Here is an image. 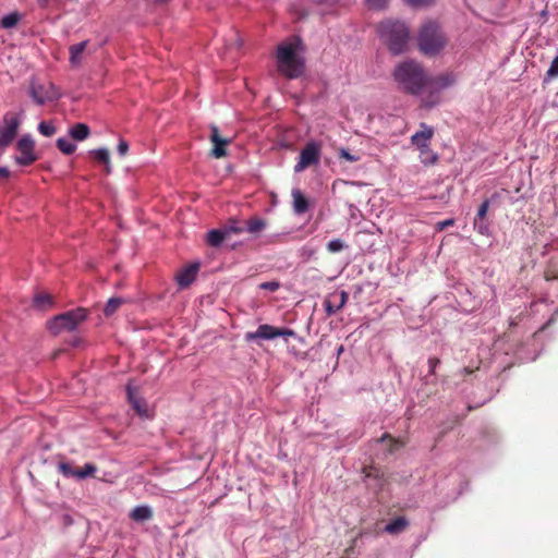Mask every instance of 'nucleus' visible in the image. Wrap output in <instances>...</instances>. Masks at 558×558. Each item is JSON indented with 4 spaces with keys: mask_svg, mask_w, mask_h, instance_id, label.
<instances>
[{
    "mask_svg": "<svg viewBox=\"0 0 558 558\" xmlns=\"http://www.w3.org/2000/svg\"><path fill=\"white\" fill-rule=\"evenodd\" d=\"M303 39L299 36L282 41L277 47V65L281 74L287 77H300L304 71V61L300 57V51L303 50Z\"/></svg>",
    "mask_w": 558,
    "mask_h": 558,
    "instance_id": "nucleus-1",
    "label": "nucleus"
},
{
    "mask_svg": "<svg viewBox=\"0 0 558 558\" xmlns=\"http://www.w3.org/2000/svg\"><path fill=\"white\" fill-rule=\"evenodd\" d=\"M393 77L405 93L427 94V73L422 63L415 60H405L393 70Z\"/></svg>",
    "mask_w": 558,
    "mask_h": 558,
    "instance_id": "nucleus-2",
    "label": "nucleus"
},
{
    "mask_svg": "<svg viewBox=\"0 0 558 558\" xmlns=\"http://www.w3.org/2000/svg\"><path fill=\"white\" fill-rule=\"evenodd\" d=\"M449 41L438 21L427 20L420 26L417 46L424 56H437Z\"/></svg>",
    "mask_w": 558,
    "mask_h": 558,
    "instance_id": "nucleus-3",
    "label": "nucleus"
},
{
    "mask_svg": "<svg viewBox=\"0 0 558 558\" xmlns=\"http://www.w3.org/2000/svg\"><path fill=\"white\" fill-rule=\"evenodd\" d=\"M377 32L392 53H402L407 50L410 32L402 21H381L377 26Z\"/></svg>",
    "mask_w": 558,
    "mask_h": 558,
    "instance_id": "nucleus-4",
    "label": "nucleus"
},
{
    "mask_svg": "<svg viewBox=\"0 0 558 558\" xmlns=\"http://www.w3.org/2000/svg\"><path fill=\"white\" fill-rule=\"evenodd\" d=\"M87 308H72V311H66L65 313L53 316L51 320L47 322V328L51 333H54V336L63 332V330H75L82 322L87 319Z\"/></svg>",
    "mask_w": 558,
    "mask_h": 558,
    "instance_id": "nucleus-5",
    "label": "nucleus"
},
{
    "mask_svg": "<svg viewBox=\"0 0 558 558\" xmlns=\"http://www.w3.org/2000/svg\"><path fill=\"white\" fill-rule=\"evenodd\" d=\"M456 82L453 74L444 73L437 76L427 74V94L421 99V106L430 109L440 101V92L442 88L450 87Z\"/></svg>",
    "mask_w": 558,
    "mask_h": 558,
    "instance_id": "nucleus-6",
    "label": "nucleus"
},
{
    "mask_svg": "<svg viewBox=\"0 0 558 558\" xmlns=\"http://www.w3.org/2000/svg\"><path fill=\"white\" fill-rule=\"evenodd\" d=\"M434 133L435 132L434 129H432V126H427L425 122H422L421 130H418V132H415L412 135V143L414 144V146H417L420 148L423 155V162H436V160L438 159L437 154H433L428 145Z\"/></svg>",
    "mask_w": 558,
    "mask_h": 558,
    "instance_id": "nucleus-7",
    "label": "nucleus"
},
{
    "mask_svg": "<svg viewBox=\"0 0 558 558\" xmlns=\"http://www.w3.org/2000/svg\"><path fill=\"white\" fill-rule=\"evenodd\" d=\"M322 157V145L318 141H308L303 146L300 158L294 166L295 171H303L312 165H318Z\"/></svg>",
    "mask_w": 558,
    "mask_h": 558,
    "instance_id": "nucleus-8",
    "label": "nucleus"
},
{
    "mask_svg": "<svg viewBox=\"0 0 558 558\" xmlns=\"http://www.w3.org/2000/svg\"><path fill=\"white\" fill-rule=\"evenodd\" d=\"M21 126V117L13 111H8L3 117V125L0 129V147H7L14 141Z\"/></svg>",
    "mask_w": 558,
    "mask_h": 558,
    "instance_id": "nucleus-9",
    "label": "nucleus"
},
{
    "mask_svg": "<svg viewBox=\"0 0 558 558\" xmlns=\"http://www.w3.org/2000/svg\"><path fill=\"white\" fill-rule=\"evenodd\" d=\"M295 331L293 329H289V327H276L269 326V324H262L257 327L256 331H248L245 333V339L247 341H252V339H272L278 338V336H295Z\"/></svg>",
    "mask_w": 558,
    "mask_h": 558,
    "instance_id": "nucleus-10",
    "label": "nucleus"
},
{
    "mask_svg": "<svg viewBox=\"0 0 558 558\" xmlns=\"http://www.w3.org/2000/svg\"><path fill=\"white\" fill-rule=\"evenodd\" d=\"M16 149L19 155L15 156V160L19 165H32L38 159L35 153V141L32 140L31 135H23L16 142Z\"/></svg>",
    "mask_w": 558,
    "mask_h": 558,
    "instance_id": "nucleus-11",
    "label": "nucleus"
},
{
    "mask_svg": "<svg viewBox=\"0 0 558 558\" xmlns=\"http://www.w3.org/2000/svg\"><path fill=\"white\" fill-rule=\"evenodd\" d=\"M29 94L39 106H43L46 101L58 99L60 96V93L53 84H36V82H31Z\"/></svg>",
    "mask_w": 558,
    "mask_h": 558,
    "instance_id": "nucleus-12",
    "label": "nucleus"
},
{
    "mask_svg": "<svg viewBox=\"0 0 558 558\" xmlns=\"http://www.w3.org/2000/svg\"><path fill=\"white\" fill-rule=\"evenodd\" d=\"M210 140L214 145L210 154L216 159H221V157H226L227 155V146L229 144V140H225L221 134H219L218 126H211Z\"/></svg>",
    "mask_w": 558,
    "mask_h": 558,
    "instance_id": "nucleus-13",
    "label": "nucleus"
},
{
    "mask_svg": "<svg viewBox=\"0 0 558 558\" xmlns=\"http://www.w3.org/2000/svg\"><path fill=\"white\" fill-rule=\"evenodd\" d=\"M198 265H189L182 268L177 275L175 280L181 288L192 284L197 277Z\"/></svg>",
    "mask_w": 558,
    "mask_h": 558,
    "instance_id": "nucleus-14",
    "label": "nucleus"
},
{
    "mask_svg": "<svg viewBox=\"0 0 558 558\" xmlns=\"http://www.w3.org/2000/svg\"><path fill=\"white\" fill-rule=\"evenodd\" d=\"M292 197H293V207L294 213L296 214H303L306 213L310 208V203L302 193L301 189H293L292 190Z\"/></svg>",
    "mask_w": 558,
    "mask_h": 558,
    "instance_id": "nucleus-15",
    "label": "nucleus"
},
{
    "mask_svg": "<svg viewBox=\"0 0 558 558\" xmlns=\"http://www.w3.org/2000/svg\"><path fill=\"white\" fill-rule=\"evenodd\" d=\"M70 135L72 138H75V141H85V138L90 135V129L86 122H76L70 129Z\"/></svg>",
    "mask_w": 558,
    "mask_h": 558,
    "instance_id": "nucleus-16",
    "label": "nucleus"
},
{
    "mask_svg": "<svg viewBox=\"0 0 558 558\" xmlns=\"http://www.w3.org/2000/svg\"><path fill=\"white\" fill-rule=\"evenodd\" d=\"M154 512L149 506H135L130 512V518L136 522H144V520L151 519Z\"/></svg>",
    "mask_w": 558,
    "mask_h": 558,
    "instance_id": "nucleus-17",
    "label": "nucleus"
},
{
    "mask_svg": "<svg viewBox=\"0 0 558 558\" xmlns=\"http://www.w3.org/2000/svg\"><path fill=\"white\" fill-rule=\"evenodd\" d=\"M90 154L93 155L94 159L98 160V162H101L105 166L107 173H110L112 167L110 165V153L108 148H96V150H92Z\"/></svg>",
    "mask_w": 558,
    "mask_h": 558,
    "instance_id": "nucleus-18",
    "label": "nucleus"
},
{
    "mask_svg": "<svg viewBox=\"0 0 558 558\" xmlns=\"http://www.w3.org/2000/svg\"><path fill=\"white\" fill-rule=\"evenodd\" d=\"M265 227H267V220H265V218L251 217L246 220L245 229L252 234H258V232H262Z\"/></svg>",
    "mask_w": 558,
    "mask_h": 558,
    "instance_id": "nucleus-19",
    "label": "nucleus"
},
{
    "mask_svg": "<svg viewBox=\"0 0 558 558\" xmlns=\"http://www.w3.org/2000/svg\"><path fill=\"white\" fill-rule=\"evenodd\" d=\"M227 238V231L226 226L221 230H210L207 233V242L213 247H218V245H221L223 240Z\"/></svg>",
    "mask_w": 558,
    "mask_h": 558,
    "instance_id": "nucleus-20",
    "label": "nucleus"
},
{
    "mask_svg": "<svg viewBox=\"0 0 558 558\" xmlns=\"http://www.w3.org/2000/svg\"><path fill=\"white\" fill-rule=\"evenodd\" d=\"M88 41H81L80 44L71 45L70 50V61L71 63H80L81 54L85 50Z\"/></svg>",
    "mask_w": 558,
    "mask_h": 558,
    "instance_id": "nucleus-21",
    "label": "nucleus"
},
{
    "mask_svg": "<svg viewBox=\"0 0 558 558\" xmlns=\"http://www.w3.org/2000/svg\"><path fill=\"white\" fill-rule=\"evenodd\" d=\"M407 525V518H396L392 519L388 524H386L385 530L388 531V533H400V531L404 530Z\"/></svg>",
    "mask_w": 558,
    "mask_h": 558,
    "instance_id": "nucleus-22",
    "label": "nucleus"
},
{
    "mask_svg": "<svg viewBox=\"0 0 558 558\" xmlns=\"http://www.w3.org/2000/svg\"><path fill=\"white\" fill-rule=\"evenodd\" d=\"M57 146L62 151V154H73L76 149V145H74L73 141L65 140V137H59L57 140Z\"/></svg>",
    "mask_w": 558,
    "mask_h": 558,
    "instance_id": "nucleus-23",
    "label": "nucleus"
},
{
    "mask_svg": "<svg viewBox=\"0 0 558 558\" xmlns=\"http://www.w3.org/2000/svg\"><path fill=\"white\" fill-rule=\"evenodd\" d=\"M122 303L123 298H110L104 307V313L106 315L114 314V312H117V310L120 308Z\"/></svg>",
    "mask_w": 558,
    "mask_h": 558,
    "instance_id": "nucleus-24",
    "label": "nucleus"
},
{
    "mask_svg": "<svg viewBox=\"0 0 558 558\" xmlns=\"http://www.w3.org/2000/svg\"><path fill=\"white\" fill-rule=\"evenodd\" d=\"M34 302L36 306H39V308H48V306H51L53 303V298L51 294H44V292H40L39 294H36Z\"/></svg>",
    "mask_w": 558,
    "mask_h": 558,
    "instance_id": "nucleus-25",
    "label": "nucleus"
},
{
    "mask_svg": "<svg viewBox=\"0 0 558 558\" xmlns=\"http://www.w3.org/2000/svg\"><path fill=\"white\" fill-rule=\"evenodd\" d=\"M21 21V14L19 12H12L11 14L4 15L1 21L0 25L2 27H13L16 26L17 22Z\"/></svg>",
    "mask_w": 558,
    "mask_h": 558,
    "instance_id": "nucleus-26",
    "label": "nucleus"
},
{
    "mask_svg": "<svg viewBox=\"0 0 558 558\" xmlns=\"http://www.w3.org/2000/svg\"><path fill=\"white\" fill-rule=\"evenodd\" d=\"M59 471H61V473L64 476H76L77 477L80 468H74V465L70 464V462H61L59 464Z\"/></svg>",
    "mask_w": 558,
    "mask_h": 558,
    "instance_id": "nucleus-27",
    "label": "nucleus"
},
{
    "mask_svg": "<svg viewBox=\"0 0 558 558\" xmlns=\"http://www.w3.org/2000/svg\"><path fill=\"white\" fill-rule=\"evenodd\" d=\"M38 130L41 135L51 136L54 135L57 129L51 124V122L41 121L38 124Z\"/></svg>",
    "mask_w": 558,
    "mask_h": 558,
    "instance_id": "nucleus-28",
    "label": "nucleus"
},
{
    "mask_svg": "<svg viewBox=\"0 0 558 558\" xmlns=\"http://www.w3.org/2000/svg\"><path fill=\"white\" fill-rule=\"evenodd\" d=\"M344 247H347V244L341 239H332L327 244L329 253H338V251H342Z\"/></svg>",
    "mask_w": 558,
    "mask_h": 558,
    "instance_id": "nucleus-29",
    "label": "nucleus"
},
{
    "mask_svg": "<svg viewBox=\"0 0 558 558\" xmlns=\"http://www.w3.org/2000/svg\"><path fill=\"white\" fill-rule=\"evenodd\" d=\"M386 439L391 441V446L389 448L390 452H393V450H396L397 447H403V445H404V441L397 440V438H393V436H391V434H389V433L383 434L379 441H386Z\"/></svg>",
    "mask_w": 558,
    "mask_h": 558,
    "instance_id": "nucleus-30",
    "label": "nucleus"
},
{
    "mask_svg": "<svg viewBox=\"0 0 558 558\" xmlns=\"http://www.w3.org/2000/svg\"><path fill=\"white\" fill-rule=\"evenodd\" d=\"M96 471H97V465L85 464L83 468H81V470L78 468L77 477L94 476Z\"/></svg>",
    "mask_w": 558,
    "mask_h": 558,
    "instance_id": "nucleus-31",
    "label": "nucleus"
},
{
    "mask_svg": "<svg viewBox=\"0 0 558 558\" xmlns=\"http://www.w3.org/2000/svg\"><path fill=\"white\" fill-rule=\"evenodd\" d=\"M558 75V54L551 61L550 66L547 69L545 73V80H551V77H557Z\"/></svg>",
    "mask_w": 558,
    "mask_h": 558,
    "instance_id": "nucleus-32",
    "label": "nucleus"
},
{
    "mask_svg": "<svg viewBox=\"0 0 558 558\" xmlns=\"http://www.w3.org/2000/svg\"><path fill=\"white\" fill-rule=\"evenodd\" d=\"M489 208V201H484L481 203V206L478 207L476 211V218H475V226H478V219H484L485 216H487Z\"/></svg>",
    "mask_w": 558,
    "mask_h": 558,
    "instance_id": "nucleus-33",
    "label": "nucleus"
},
{
    "mask_svg": "<svg viewBox=\"0 0 558 558\" xmlns=\"http://www.w3.org/2000/svg\"><path fill=\"white\" fill-rule=\"evenodd\" d=\"M244 226H240L236 220H232L228 226H225V231H227V236L231 234V232H235V234H239V232L244 231Z\"/></svg>",
    "mask_w": 558,
    "mask_h": 558,
    "instance_id": "nucleus-34",
    "label": "nucleus"
},
{
    "mask_svg": "<svg viewBox=\"0 0 558 558\" xmlns=\"http://www.w3.org/2000/svg\"><path fill=\"white\" fill-rule=\"evenodd\" d=\"M363 474L367 477H379L381 476V471H379L378 468H375V465H368L367 468H363Z\"/></svg>",
    "mask_w": 558,
    "mask_h": 558,
    "instance_id": "nucleus-35",
    "label": "nucleus"
},
{
    "mask_svg": "<svg viewBox=\"0 0 558 558\" xmlns=\"http://www.w3.org/2000/svg\"><path fill=\"white\" fill-rule=\"evenodd\" d=\"M410 5H413V8H423V5H432V3H435L436 0H404Z\"/></svg>",
    "mask_w": 558,
    "mask_h": 558,
    "instance_id": "nucleus-36",
    "label": "nucleus"
},
{
    "mask_svg": "<svg viewBox=\"0 0 558 558\" xmlns=\"http://www.w3.org/2000/svg\"><path fill=\"white\" fill-rule=\"evenodd\" d=\"M339 157H342V159L350 160L351 162H355V160H359V156H354V154L349 153L347 148H341L339 150Z\"/></svg>",
    "mask_w": 558,
    "mask_h": 558,
    "instance_id": "nucleus-37",
    "label": "nucleus"
},
{
    "mask_svg": "<svg viewBox=\"0 0 558 558\" xmlns=\"http://www.w3.org/2000/svg\"><path fill=\"white\" fill-rule=\"evenodd\" d=\"M440 362L441 361H440V359H438V356H429V359H428V367H429L430 375H435L436 368H437V366L439 365Z\"/></svg>",
    "mask_w": 558,
    "mask_h": 558,
    "instance_id": "nucleus-38",
    "label": "nucleus"
},
{
    "mask_svg": "<svg viewBox=\"0 0 558 558\" xmlns=\"http://www.w3.org/2000/svg\"><path fill=\"white\" fill-rule=\"evenodd\" d=\"M280 283L278 281H265L264 283H260V288L263 290H270L276 291L279 290Z\"/></svg>",
    "mask_w": 558,
    "mask_h": 558,
    "instance_id": "nucleus-39",
    "label": "nucleus"
},
{
    "mask_svg": "<svg viewBox=\"0 0 558 558\" xmlns=\"http://www.w3.org/2000/svg\"><path fill=\"white\" fill-rule=\"evenodd\" d=\"M324 307L328 315L336 314V312H338L339 310V307H337V305H335V303H332L331 300H325Z\"/></svg>",
    "mask_w": 558,
    "mask_h": 558,
    "instance_id": "nucleus-40",
    "label": "nucleus"
},
{
    "mask_svg": "<svg viewBox=\"0 0 558 558\" xmlns=\"http://www.w3.org/2000/svg\"><path fill=\"white\" fill-rule=\"evenodd\" d=\"M369 8H375L379 10V8H385L388 0H365Z\"/></svg>",
    "mask_w": 558,
    "mask_h": 558,
    "instance_id": "nucleus-41",
    "label": "nucleus"
},
{
    "mask_svg": "<svg viewBox=\"0 0 558 558\" xmlns=\"http://www.w3.org/2000/svg\"><path fill=\"white\" fill-rule=\"evenodd\" d=\"M129 398L132 400L133 407L137 411V413H145V404H142L141 401H137V399H133L131 392H129Z\"/></svg>",
    "mask_w": 558,
    "mask_h": 558,
    "instance_id": "nucleus-42",
    "label": "nucleus"
},
{
    "mask_svg": "<svg viewBox=\"0 0 558 558\" xmlns=\"http://www.w3.org/2000/svg\"><path fill=\"white\" fill-rule=\"evenodd\" d=\"M129 147H130V145H129L128 141H124V140L119 141V144H118L119 154H121V155L128 154Z\"/></svg>",
    "mask_w": 558,
    "mask_h": 558,
    "instance_id": "nucleus-43",
    "label": "nucleus"
},
{
    "mask_svg": "<svg viewBox=\"0 0 558 558\" xmlns=\"http://www.w3.org/2000/svg\"><path fill=\"white\" fill-rule=\"evenodd\" d=\"M339 302L337 303V306L340 308H342V306H344V304L347 303L348 299H349V294L347 292V290H341V292L339 293Z\"/></svg>",
    "mask_w": 558,
    "mask_h": 558,
    "instance_id": "nucleus-44",
    "label": "nucleus"
},
{
    "mask_svg": "<svg viewBox=\"0 0 558 558\" xmlns=\"http://www.w3.org/2000/svg\"><path fill=\"white\" fill-rule=\"evenodd\" d=\"M456 220L453 218H447L446 220H441L437 223V229L442 231V229H446V227L453 226Z\"/></svg>",
    "mask_w": 558,
    "mask_h": 558,
    "instance_id": "nucleus-45",
    "label": "nucleus"
},
{
    "mask_svg": "<svg viewBox=\"0 0 558 558\" xmlns=\"http://www.w3.org/2000/svg\"><path fill=\"white\" fill-rule=\"evenodd\" d=\"M10 171L7 167H0V179L9 178Z\"/></svg>",
    "mask_w": 558,
    "mask_h": 558,
    "instance_id": "nucleus-46",
    "label": "nucleus"
},
{
    "mask_svg": "<svg viewBox=\"0 0 558 558\" xmlns=\"http://www.w3.org/2000/svg\"><path fill=\"white\" fill-rule=\"evenodd\" d=\"M477 229H478V231H480L482 234H485V232H487V230H488L487 226H485V225H478V222H477Z\"/></svg>",
    "mask_w": 558,
    "mask_h": 558,
    "instance_id": "nucleus-47",
    "label": "nucleus"
},
{
    "mask_svg": "<svg viewBox=\"0 0 558 558\" xmlns=\"http://www.w3.org/2000/svg\"><path fill=\"white\" fill-rule=\"evenodd\" d=\"M167 0H161V2H166Z\"/></svg>",
    "mask_w": 558,
    "mask_h": 558,
    "instance_id": "nucleus-48",
    "label": "nucleus"
}]
</instances>
